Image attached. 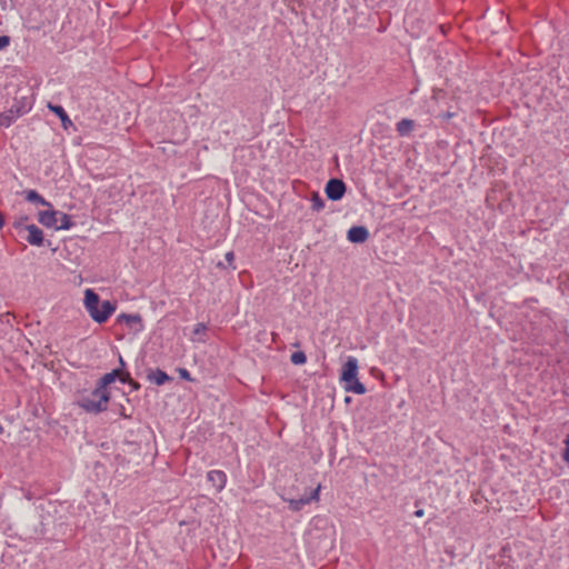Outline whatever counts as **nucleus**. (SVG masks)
Wrapping results in <instances>:
<instances>
[{"instance_id": "nucleus-19", "label": "nucleus", "mask_w": 569, "mask_h": 569, "mask_svg": "<svg viewBox=\"0 0 569 569\" xmlns=\"http://www.w3.org/2000/svg\"><path fill=\"white\" fill-rule=\"evenodd\" d=\"M206 331H207V327H206V325H204V323H202V322H199V323H197V325L194 326L193 331H192V335H193L194 337H197V338H196V340H198V341H204L203 336L206 335Z\"/></svg>"}, {"instance_id": "nucleus-20", "label": "nucleus", "mask_w": 569, "mask_h": 569, "mask_svg": "<svg viewBox=\"0 0 569 569\" xmlns=\"http://www.w3.org/2000/svg\"><path fill=\"white\" fill-rule=\"evenodd\" d=\"M290 360L293 365H305L307 362V356L303 351H296L291 355Z\"/></svg>"}, {"instance_id": "nucleus-15", "label": "nucleus", "mask_w": 569, "mask_h": 569, "mask_svg": "<svg viewBox=\"0 0 569 569\" xmlns=\"http://www.w3.org/2000/svg\"><path fill=\"white\" fill-rule=\"evenodd\" d=\"M24 197H26V200L29 202H33V203L41 204V206L49 207V208L51 207V203L49 201H47L36 190L30 189V190L24 191Z\"/></svg>"}, {"instance_id": "nucleus-7", "label": "nucleus", "mask_w": 569, "mask_h": 569, "mask_svg": "<svg viewBox=\"0 0 569 569\" xmlns=\"http://www.w3.org/2000/svg\"><path fill=\"white\" fill-rule=\"evenodd\" d=\"M27 111L21 107L12 106L10 109L0 113V127L9 128L13 122L17 121Z\"/></svg>"}, {"instance_id": "nucleus-32", "label": "nucleus", "mask_w": 569, "mask_h": 569, "mask_svg": "<svg viewBox=\"0 0 569 569\" xmlns=\"http://www.w3.org/2000/svg\"><path fill=\"white\" fill-rule=\"evenodd\" d=\"M4 226V218L3 214L0 212V229H2Z\"/></svg>"}, {"instance_id": "nucleus-9", "label": "nucleus", "mask_w": 569, "mask_h": 569, "mask_svg": "<svg viewBox=\"0 0 569 569\" xmlns=\"http://www.w3.org/2000/svg\"><path fill=\"white\" fill-rule=\"evenodd\" d=\"M24 231H28V236L26 237V240L28 243H30L31 246H37V247H40L43 244V242H44L43 232L38 226H36L33 223L24 226Z\"/></svg>"}, {"instance_id": "nucleus-21", "label": "nucleus", "mask_w": 569, "mask_h": 569, "mask_svg": "<svg viewBox=\"0 0 569 569\" xmlns=\"http://www.w3.org/2000/svg\"><path fill=\"white\" fill-rule=\"evenodd\" d=\"M120 381L122 383H128L132 390H139L140 389V383L133 379H131L130 377V373L129 372H126L123 373L121 377H120Z\"/></svg>"}, {"instance_id": "nucleus-35", "label": "nucleus", "mask_w": 569, "mask_h": 569, "mask_svg": "<svg viewBox=\"0 0 569 569\" xmlns=\"http://www.w3.org/2000/svg\"><path fill=\"white\" fill-rule=\"evenodd\" d=\"M39 508H40L41 510H44V506H43V505H40V506H39Z\"/></svg>"}, {"instance_id": "nucleus-28", "label": "nucleus", "mask_w": 569, "mask_h": 569, "mask_svg": "<svg viewBox=\"0 0 569 569\" xmlns=\"http://www.w3.org/2000/svg\"><path fill=\"white\" fill-rule=\"evenodd\" d=\"M49 525V520L47 517L41 516V526L44 528Z\"/></svg>"}, {"instance_id": "nucleus-25", "label": "nucleus", "mask_w": 569, "mask_h": 569, "mask_svg": "<svg viewBox=\"0 0 569 569\" xmlns=\"http://www.w3.org/2000/svg\"><path fill=\"white\" fill-rule=\"evenodd\" d=\"M10 41L9 36H0V51L6 49L10 44Z\"/></svg>"}, {"instance_id": "nucleus-2", "label": "nucleus", "mask_w": 569, "mask_h": 569, "mask_svg": "<svg viewBox=\"0 0 569 569\" xmlns=\"http://www.w3.org/2000/svg\"><path fill=\"white\" fill-rule=\"evenodd\" d=\"M340 380L345 383V390L356 395H365L367 389L358 379V360L355 357H349L345 362Z\"/></svg>"}, {"instance_id": "nucleus-8", "label": "nucleus", "mask_w": 569, "mask_h": 569, "mask_svg": "<svg viewBox=\"0 0 569 569\" xmlns=\"http://www.w3.org/2000/svg\"><path fill=\"white\" fill-rule=\"evenodd\" d=\"M347 239L352 243H363L369 239V230L365 226H353L348 230Z\"/></svg>"}, {"instance_id": "nucleus-22", "label": "nucleus", "mask_w": 569, "mask_h": 569, "mask_svg": "<svg viewBox=\"0 0 569 569\" xmlns=\"http://www.w3.org/2000/svg\"><path fill=\"white\" fill-rule=\"evenodd\" d=\"M28 219L29 218L27 216H24V217H21L18 220H16L13 222V228L19 230V231L24 230V226H27L26 222L28 221Z\"/></svg>"}, {"instance_id": "nucleus-31", "label": "nucleus", "mask_w": 569, "mask_h": 569, "mask_svg": "<svg viewBox=\"0 0 569 569\" xmlns=\"http://www.w3.org/2000/svg\"><path fill=\"white\" fill-rule=\"evenodd\" d=\"M452 116H453V113H451V112H446V113H443L441 117H442L443 119L448 120V119H450Z\"/></svg>"}, {"instance_id": "nucleus-6", "label": "nucleus", "mask_w": 569, "mask_h": 569, "mask_svg": "<svg viewBox=\"0 0 569 569\" xmlns=\"http://www.w3.org/2000/svg\"><path fill=\"white\" fill-rule=\"evenodd\" d=\"M116 321L118 323H124L130 330L140 332L143 330L142 318L139 313H120Z\"/></svg>"}, {"instance_id": "nucleus-34", "label": "nucleus", "mask_w": 569, "mask_h": 569, "mask_svg": "<svg viewBox=\"0 0 569 569\" xmlns=\"http://www.w3.org/2000/svg\"><path fill=\"white\" fill-rule=\"evenodd\" d=\"M4 429L2 427V425L0 423V435L3 433Z\"/></svg>"}, {"instance_id": "nucleus-3", "label": "nucleus", "mask_w": 569, "mask_h": 569, "mask_svg": "<svg viewBox=\"0 0 569 569\" xmlns=\"http://www.w3.org/2000/svg\"><path fill=\"white\" fill-rule=\"evenodd\" d=\"M96 393V388L88 396H82L78 401L77 406L87 413L98 415L108 409L110 401V392Z\"/></svg>"}, {"instance_id": "nucleus-4", "label": "nucleus", "mask_w": 569, "mask_h": 569, "mask_svg": "<svg viewBox=\"0 0 569 569\" xmlns=\"http://www.w3.org/2000/svg\"><path fill=\"white\" fill-rule=\"evenodd\" d=\"M328 199L338 201L342 199L346 193V184L341 179L331 178L325 188Z\"/></svg>"}, {"instance_id": "nucleus-29", "label": "nucleus", "mask_w": 569, "mask_h": 569, "mask_svg": "<svg viewBox=\"0 0 569 569\" xmlns=\"http://www.w3.org/2000/svg\"><path fill=\"white\" fill-rule=\"evenodd\" d=\"M119 412H120V416H122L123 418H128L129 416L126 413V409L123 406L120 407L119 409Z\"/></svg>"}, {"instance_id": "nucleus-30", "label": "nucleus", "mask_w": 569, "mask_h": 569, "mask_svg": "<svg viewBox=\"0 0 569 569\" xmlns=\"http://www.w3.org/2000/svg\"><path fill=\"white\" fill-rule=\"evenodd\" d=\"M423 515H425L423 509H418V510H416V511H415V516H416V517H419V518H420V517H422Z\"/></svg>"}, {"instance_id": "nucleus-10", "label": "nucleus", "mask_w": 569, "mask_h": 569, "mask_svg": "<svg viewBox=\"0 0 569 569\" xmlns=\"http://www.w3.org/2000/svg\"><path fill=\"white\" fill-rule=\"evenodd\" d=\"M207 479L218 492L221 491L227 483V475L222 470L209 471L207 473Z\"/></svg>"}, {"instance_id": "nucleus-17", "label": "nucleus", "mask_w": 569, "mask_h": 569, "mask_svg": "<svg viewBox=\"0 0 569 569\" xmlns=\"http://www.w3.org/2000/svg\"><path fill=\"white\" fill-rule=\"evenodd\" d=\"M58 222L59 224L57 223L56 230H69L74 224L71 220V216L60 211L58 214Z\"/></svg>"}, {"instance_id": "nucleus-33", "label": "nucleus", "mask_w": 569, "mask_h": 569, "mask_svg": "<svg viewBox=\"0 0 569 569\" xmlns=\"http://www.w3.org/2000/svg\"><path fill=\"white\" fill-rule=\"evenodd\" d=\"M119 362H120L121 367H124V366H126V363H124V361H123L122 357H120V358H119Z\"/></svg>"}, {"instance_id": "nucleus-24", "label": "nucleus", "mask_w": 569, "mask_h": 569, "mask_svg": "<svg viewBox=\"0 0 569 569\" xmlns=\"http://www.w3.org/2000/svg\"><path fill=\"white\" fill-rule=\"evenodd\" d=\"M179 377L183 380L191 381L192 378L190 376V372L186 368H178Z\"/></svg>"}, {"instance_id": "nucleus-16", "label": "nucleus", "mask_w": 569, "mask_h": 569, "mask_svg": "<svg viewBox=\"0 0 569 569\" xmlns=\"http://www.w3.org/2000/svg\"><path fill=\"white\" fill-rule=\"evenodd\" d=\"M415 127V122L411 119H401L397 123V131L401 137L408 136Z\"/></svg>"}, {"instance_id": "nucleus-23", "label": "nucleus", "mask_w": 569, "mask_h": 569, "mask_svg": "<svg viewBox=\"0 0 569 569\" xmlns=\"http://www.w3.org/2000/svg\"><path fill=\"white\" fill-rule=\"evenodd\" d=\"M566 449L562 452V460L569 466V433L566 436L565 439Z\"/></svg>"}, {"instance_id": "nucleus-13", "label": "nucleus", "mask_w": 569, "mask_h": 569, "mask_svg": "<svg viewBox=\"0 0 569 569\" xmlns=\"http://www.w3.org/2000/svg\"><path fill=\"white\" fill-rule=\"evenodd\" d=\"M48 109L61 120V126L63 129L67 130L73 126L71 119L69 118L68 113L66 112L62 106L49 103Z\"/></svg>"}, {"instance_id": "nucleus-27", "label": "nucleus", "mask_w": 569, "mask_h": 569, "mask_svg": "<svg viewBox=\"0 0 569 569\" xmlns=\"http://www.w3.org/2000/svg\"><path fill=\"white\" fill-rule=\"evenodd\" d=\"M112 371H116V380L119 379L120 380V377L126 373L124 371H122V369H113Z\"/></svg>"}, {"instance_id": "nucleus-18", "label": "nucleus", "mask_w": 569, "mask_h": 569, "mask_svg": "<svg viewBox=\"0 0 569 569\" xmlns=\"http://www.w3.org/2000/svg\"><path fill=\"white\" fill-rule=\"evenodd\" d=\"M325 208V200L318 192H313L311 196V209L313 211H320Z\"/></svg>"}, {"instance_id": "nucleus-1", "label": "nucleus", "mask_w": 569, "mask_h": 569, "mask_svg": "<svg viewBox=\"0 0 569 569\" xmlns=\"http://www.w3.org/2000/svg\"><path fill=\"white\" fill-rule=\"evenodd\" d=\"M83 305L87 312L97 323H104L117 310V302L101 300L100 296L92 289H86Z\"/></svg>"}, {"instance_id": "nucleus-11", "label": "nucleus", "mask_w": 569, "mask_h": 569, "mask_svg": "<svg viewBox=\"0 0 569 569\" xmlns=\"http://www.w3.org/2000/svg\"><path fill=\"white\" fill-rule=\"evenodd\" d=\"M147 379L157 386H162V385L173 380V378L171 376H169L167 372H164L163 370H161L159 368L149 369Z\"/></svg>"}, {"instance_id": "nucleus-12", "label": "nucleus", "mask_w": 569, "mask_h": 569, "mask_svg": "<svg viewBox=\"0 0 569 569\" xmlns=\"http://www.w3.org/2000/svg\"><path fill=\"white\" fill-rule=\"evenodd\" d=\"M58 214L59 211L53 209L40 211L38 214V220L42 226L56 229L58 223Z\"/></svg>"}, {"instance_id": "nucleus-14", "label": "nucleus", "mask_w": 569, "mask_h": 569, "mask_svg": "<svg viewBox=\"0 0 569 569\" xmlns=\"http://www.w3.org/2000/svg\"><path fill=\"white\" fill-rule=\"evenodd\" d=\"M116 381V371H110L103 375L97 382L96 396L101 392H110L107 387Z\"/></svg>"}, {"instance_id": "nucleus-5", "label": "nucleus", "mask_w": 569, "mask_h": 569, "mask_svg": "<svg viewBox=\"0 0 569 569\" xmlns=\"http://www.w3.org/2000/svg\"><path fill=\"white\" fill-rule=\"evenodd\" d=\"M319 491L320 485L316 489L311 490L309 495H305L300 498L286 499L289 503V509L291 511H300L306 505L319 499Z\"/></svg>"}, {"instance_id": "nucleus-26", "label": "nucleus", "mask_w": 569, "mask_h": 569, "mask_svg": "<svg viewBox=\"0 0 569 569\" xmlns=\"http://www.w3.org/2000/svg\"><path fill=\"white\" fill-rule=\"evenodd\" d=\"M226 260L231 263L234 260V253L232 251H229L226 253Z\"/></svg>"}]
</instances>
